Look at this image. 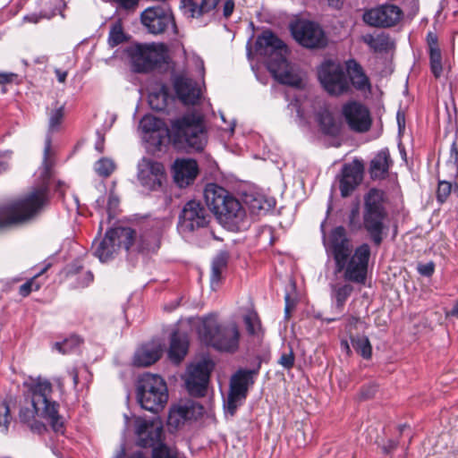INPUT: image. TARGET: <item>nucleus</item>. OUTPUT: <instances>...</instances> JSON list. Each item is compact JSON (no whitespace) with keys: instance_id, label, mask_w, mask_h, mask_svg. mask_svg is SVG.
I'll return each mask as SVG.
<instances>
[{"instance_id":"f257e3e1","label":"nucleus","mask_w":458,"mask_h":458,"mask_svg":"<svg viewBox=\"0 0 458 458\" xmlns=\"http://www.w3.org/2000/svg\"><path fill=\"white\" fill-rule=\"evenodd\" d=\"M328 258L335 261V272L343 273L346 281L364 284L367 278L370 248L362 243L353 249L352 242L344 226H336L324 238Z\"/></svg>"},{"instance_id":"f03ea898","label":"nucleus","mask_w":458,"mask_h":458,"mask_svg":"<svg viewBox=\"0 0 458 458\" xmlns=\"http://www.w3.org/2000/svg\"><path fill=\"white\" fill-rule=\"evenodd\" d=\"M51 140L47 138L44 159L38 170L39 184L24 197L0 206V230L24 224L35 217L47 203L48 182L52 174L49 160Z\"/></svg>"},{"instance_id":"7ed1b4c3","label":"nucleus","mask_w":458,"mask_h":458,"mask_svg":"<svg viewBox=\"0 0 458 458\" xmlns=\"http://www.w3.org/2000/svg\"><path fill=\"white\" fill-rule=\"evenodd\" d=\"M122 247L137 252L156 251L159 248V235L151 233L138 236L133 229L119 226L107 230L102 240L92 244L93 254L101 262L113 259Z\"/></svg>"},{"instance_id":"20e7f679","label":"nucleus","mask_w":458,"mask_h":458,"mask_svg":"<svg viewBox=\"0 0 458 458\" xmlns=\"http://www.w3.org/2000/svg\"><path fill=\"white\" fill-rule=\"evenodd\" d=\"M256 51L266 58L267 67L276 81L298 89L303 87L302 75L288 63V48L276 35L264 31L257 38Z\"/></svg>"},{"instance_id":"39448f33","label":"nucleus","mask_w":458,"mask_h":458,"mask_svg":"<svg viewBox=\"0 0 458 458\" xmlns=\"http://www.w3.org/2000/svg\"><path fill=\"white\" fill-rule=\"evenodd\" d=\"M196 328L199 340L216 351L234 353L239 350L241 330L236 321L220 323L218 316L214 313L189 319Z\"/></svg>"},{"instance_id":"423d86ee","label":"nucleus","mask_w":458,"mask_h":458,"mask_svg":"<svg viewBox=\"0 0 458 458\" xmlns=\"http://www.w3.org/2000/svg\"><path fill=\"white\" fill-rule=\"evenodd\" d=\"M204 197L208 207L222 226L232 232L247 227L245 208L227 190L216 183H208L204 190Z\"/></svg>"},{"instance_id":"0eeeda50","label":"nucleus","mask_w":458,"mask_h":458,"mask_svg":"<svg viewBox=\"0 0 458 458\" xmlns=\"http://www.w3.org/2000/svg\"><path fill=\"white\" fill-rule=\"evenodd\" d=\"M384 192L371 189L364 198L362 223L359 222V210L353 208L349 214V227L352 230L363 228L375 245H380L386 233L387 211L384 206Z\"/></svg>"},{"instance_id":"6e6552de","label":"nucleus","mask_w":458,"mask_h":458,"mask_svg":"<svg viewBox=\"0 0 458 458\" xmlns=\"http://www.w3.org/2000/svg\"><path fill=\"white\" fill-rule=\"evenodd\" d=\"M167 133L178 149L201 151L208 142L203 117L195 112L172 119Z\"/></svg>"},{"instance_id":"1a4fd4ad","label":"nucleus","mask_w":458,"mask_h":458,"mask_svg":"<svg viewBox=\"0 0 458 458\" xmlns=\"http://www.w3.org/2000/svg\"><path fill=\"white\" fill-rule=\"evenodd\" d=\"M138 400L143 409L157 413L168 400L165 380L158 375L143 374L139 380Z\"/></svg>"},{"instance_id":"9d476101","label":"nucleus","mask_w":458,"mask_h":458,"mask_svg":"<svg viewBox=\"0 0 458 458\" xmlns=\"http://www.w3.org/2000/svg\"><path fill=\"white\" fill-rule=\"evenodd\" d=\"M318 78L324 89L332 96L348 93L349 80L340 62L325 60L318 68Z\"/></svg>"},{"instance_id":"9b49d317","label":"nucleus","mask_w":458,"mask_h":458,"mask_svg":"<svg viewBox=\"0 0 458 458\" xmlns=\"http://www.w3.org/2000/svg\"><path fill=\"white\" fill-rule=\"evenodd\" d=\"M23 386L27 389L33 407L43 411V414L59 415V403L51 400L53 388L49 380L41 377H29Z\"/></svg>"},{"instance_id":"f8f14e48","label":"nucleus","mask_w":458,"mask_h":458,"mask_svg":"<svg viewBox=\"0 0 458 458\" xmlns=\"http://www.w3.org/2000/svg\"><path fill=\"white\" fill-rule=\"evenodd\" d=\"M258 370L239 369L231 377L229 393L224 402L225 413L233 416L241 405H242L248 394L250 386L253 385V376Z\"/></svg>"},{"instance_id":"ddd939ff","label":"nucleus","mask_w":458,"mask_h":458,"mask_svg":"<svg viewBox=\"0 0 458 458\" xmlns=\"http://www.w3.org/2000/svg\"><path fill=\"white\" fill-rule=\"evenodd\" d=\"M167 48L164 44L137 45L129 50L134 69L147 72L165 62Z\"/></svg>"},{"instance_id":"4468645a","label":"nucleus","mask_w":458,"mask_h":458,"mask_svg":"<svg viewBox=\"0 0 458 458\" xmlns=\"http://www.w3.org/2000/svg\"><path fill=\"white\" fill-rule=\"evenodd\" d=\"M210 216L206 208L196 200L188 201L179 216L178 230L188 234L208 225Z\"/></svg>"},{"instance_id":"2eb2a0df","label":"nucleus","mask_w":458,"mask_h":458,"mask_svg":"<svg viewBox=\"0 0 458 458\" xmlns=\"http://www.w3.org/2000/svg\"><path fill=\"white\" fill-rule=\"evenodd\" d=\"M140 21L151 34H161L172 29L176 32V25L172 10L167 5H156L145 9Z\"/></svg>"},{"instance_id":"dca6fc26","label":"nucleus","mask_w":458,"mask_h":458,"mask_svg":"<svg viewBox=\"0 0 458 458\" xmlns=\"http://www.w3.org/2000/svg\"><path fill=\"white\" fill-rule=\"evenodd\" d=\"M213 369L214 363L209 360H204L188 367L184 381L191 395L201 397L206 394Z\"/></svg>"},{"instance_id":"f3484780","label":"nucleus","mask_w":458,"mask_h":458,"mask_svg":"<svg viewBox=\"0 0 458 458\" xmlns=\"http://www.w3.org/2000/svg\"><path fill=\"white\" fill-rule=\"evenodd\" d=\"M296 41L307 48H320L327 45V38L322 29L308 21H298L291 27Z\"/></svg>"},{"instance_id":"a211bd4d","label":"nucleus","mask_w":458,"mask_h":458,"mask_svg":"<svg viewBox=\"0 0 458 458\" xmlns=\"http://www.w3.org/2000/svg\"><path fill=\"white\" fill-rule=\"evenodd\" d=\"M343 116L349 128L355 131L363 133L368 131L372 124L369 110L357 101H350L343 106Z\"/></svg>"},{"instance_id":"6ab92c4d","label":"nucleus","mask_w":458,"mask_h":458,"mask_svg":"<svg viewBox=\"0 0 458 458\" xmlns=\"http://www.w3.org/2000/svg\"><path fill=\"white\" fill-rule=\"evenodd\" d=\"M138 179L145 188L156 191L165 180V167L160 162L143 157L138 164Z\"/></svg>"},{"instance_id":"aec40b11","label":"nucleus","mask_w":458,"mask_h":458,"mask_svg":"<svg viewBox=\"0 0 458 458\" xmlns=\"http://www.w3.org/2000/svg\"><path fill=\"white\" fill-rule=\"evenodd\" d=\"M136 443L143 448H155L162 443L163 427L157 420L138 418L135 420Z\"/></svg>"},{"instance_id":"412c9836","label":"nucleus","mask_w":458,"mask_h":458,"mask_svg":"<svg viewBox=\"0 0 458 458\" xmlns=\"http://www.w3.org/2000/svg\"><path fill=\"white\" fill-rule=\"evenodd\" d=\"M203 411V406L194 401H181L170 408L167 425L177 429L186 422L197 420L202 415Z\"/></svg>"},{"instance_id":"4be33fe9","label":"nucleus","mask_w":458,"mask_h":458,"mask_svg":"<svg viewBox=\"0 0 458 458\" xmlns=\"http://www.w3.org/2000/svg\"><path fill=\"white\" fill-rule=\"evenodd\" d=\"M402 10L394 4H382L372 8L363 14L364 21L374 27H392L402 18Z\"/></svg>"},{"instance_id":"5701e85b","label":"nucleus","mask_w":458,"mask_h":458,"mask_svg":"<svg viewBox=\"0 0 458 458\" xmlns=\"http://www.w3.org/2000/svg\"><path fill=\"white\" fill-rule=\"evenodd\" d=\"M36 415L47 420L55 432H59L63 429L64 422L60 415L53 414V416H51V414H43V411L33 406L31 409H21L19 417L20 420L22 423L27 424L32 431L41 433L46 429V427L42 422L35 420Z\"/></svg>"},{"instance_id":"b1692460","label":"nucleus","mask_w":458,"mask_h":458,"mask_svg":"<svg viewBox=\"0 0 458 458\" xmlns=\"http://www.w3.org/2000/svg\"><path fill=\"white\" fill-rule=\"evenodd\" d=\"M362 177L363 166L359 161L344 165L342 169V178L339 185L341 196L348 197L360 184Z\"/></svg>"},{"instance_id":"393cba45","label":"nucleus","mask_w":458,"mask_h":458,"mask_svg":"<svg viewBox=\"0 0 458 458\" xmlns=\"http://www.w3.org/2000/svg\"><path fill=\"white\" fill-rule=\"evenodd\" d=\"M174 88L178 98L184 105H195L200 98V88L194 81L184 75L174 78Z\"/></svg>"},{"instance_id":"a878e982","label":"nucleus","mask_w":458,"mask_h":458,"mask_svg":"<svg viewBox=\"0 0 458 458\" xmlns=\"http://www.w3.org/2000/svg\"><path fill=\"white\" fill-rule=\"evenodd\" d=\"M198 173V164L193 159H177L174 162V179L181 188L192 183Z\"/></svg>"},{"instance_id":"bb28decb","label":"nucleus","mask_w":458,"mask_h":458,"mask_svg":"<svg viewBox=\"0 0 458 458\" xmlns=\"http://www.w3.org/2000/svg\"><path fill=\"white\" fill-rule=\"evenodd\" d=\"M163 352L159 343H149L141 346L134 354L133 364L138 367H148L159 360Z\"/></svg>"},{"instance_id":"cd10ccee","label":"nucleus","mask_w":458,"mask_h":458,"mask_svg":"<svg viewBox=\"0 0 458 458\" xmlns=\"http://www.w3.org/2000/svg\"><path fill=\"white\" fill-rule=\"evenodd\" d=\"M345 64L349 82L351 81L357 90L369 91L371 84L361 65L353 59L348 60Z\"/></svg>"},{"instance_id":"c85d7f7f","label":"nucleus","mask_w":458,"mask_h":458,"mask_svg":"<svg viewBox=\"0 0 458 458\" xmlns=\"http://www.w3.org/2000/svg\"><path fill=\"white\" fill-rule=\"evenodd\" d=\"M189 347L188 336L178 331L174 332L171 335L170 348L168 351L169 359L178 364L187 354Z\"/></svg>"},{"instance_id":"c756f323","label":"nucleus","mask_w":458,"mask_h":458,"mask_svg":"<svg viewBox=\"0 0 458 458\" xmlns=\"http://www.w3.org/2000/svg\"><path fill=\"white\" fill-rule=\"evenodd\" d=\"M392 165L390 153L387 148L380 150L371 160L369 165L370 176L373 179L384 178Z\"/></svg>"},{"instance_id":"7c9ffc66","label":"nucleus","mask_w":458,"mask_h":458,"mask_svg":"<svg viewBox=\"0 0 458 458\" xmlns=\"http://www.w3.org/2000/svg\"><path fill=\"white\" fill-rule=\"evenodd\" d=\"M165 123L151 114L144 115L140 122V128L145 134H157L155 144L162 143Z\"/></svg>"},{"instance_id":"2f4dec72","label":"nucleus","mask_w":458,"mask_h":458,"mask_svg":"<svg viewBox=\"0 0 458 458\" xmlns=\"http://www.w3.org/2000/svg\"><path fill=\"white\" fill-rule=\"evenodd\" d=\"M362 41L376 53L386 52L393 46L390 37L383 32L366 34L362 36Z\"/></svg>"},{"instance_id":"473e14b6","label":"nucleus","mask_w":458,"mask_h":458,"mask_svg":"<svg viewBox=\"0 0 458 458\" xmlns=\"http://www.w3.org/2000/svg\"><path fill=\"white\" fill-rule=\"evenodd\" d=\"M242 320L250 335H258L261 331V322L258 313L252 308L247 309Z\"/></svg>"},{"instance_id":"72a5a7b5","label":"nucleus","mask_w":458,"mask_h":458,"mask_svg":"<svg viewBox=\"0 0 458 458\" xmlns=\"http://www.w3.org/2000/svg\"><path fill=\"white\" fill-rule=\"evenodd\" d=\"M351 343L353 349L363 359L369 360L372 356V346L369 338L365 335L351 336Z\"/></svg>"},{"instance_id":"f704fd0d","label":"nucleus","mask_w":458,"mask_h":458,"mask_svg":"<svg viewBox=\"0 0 458 458\" xmlns=\"http://www.w3.org/2000/svg\"><path fill=\"white\" fill-rule=\"evenodd\" d=\"M318 122L321 130L327 134L335 135L338 131L335 118L327 110H323L318 114Z\"/></svg>"},{"instance_id":"c9c22d12","label":"nucleus","mask_w":458,"mask_h":458,"mask_svg":"<svg viewBox=\"0 0 458 458\" xmlns=\"http://www.w3.org/2000/svg\"><path fill=\"white\" fill-rule=\"evenodd\" d=\"M51 267V263H46L44 267L37 273L34 276L22 284L19 288V293L22 297L28 296L32 291H38L40 288V284L37 278L46 273Z\"/></svg>"},{"instance_id":"e433bc0d","label":"nucleus","mask_w":458,"mask_h":458,"mask_svg":"<svg viewBox=\"0 0 458 458\" xmlns=\"http://www.w3.org/2000/svg\"><path fill=\"white\" fill-rule=\"evenodd\" d=\"M126 40V36L123 32V24L120 20L114 21L110 28L108 35V45L114 47Z\"/></svg>"},{"instance_id":"4c0bfd02","label":"nucleus","mask_w":458,"mask_h":458,"mask_svg":"<svg viewBox=\"0 0 458 458\" xmlns=\"http://www.w3.org/2000/svg\"><path fill=\"white\" fill-rule=\"evenodd\" d=\"M63 5L64 0H40L41 17L51 19Z\"/></svg>"},{"instance_id":"58836bf2","label":"nucleus","mask_w":458,"mask_h":458,"mask_svg":"<svg viewBox=\"0 0 458 458\" xmlns=\"http://www.w3.org/2000/svg\"><path fill=\"white\" fill-rule=\"evenodd\" d=\"M168 93L165 88H162L159 92L151 93L148 97L149 105L152 109L161 111L167 106Z\"/></svg>"},{"instance_id":"ea45409f","label":"nucleus","mask_w":458,"mask_h":458,"mask_svg":"<svg viewBox=\"0 0 458 458\" xmlns=\"http://www.w3.org/2000/svg\"><path fill=\"white\" fill-rule=\"evenodd\" d=\"M333 291L337 307L342 308L352 294L353 287L349 284H336L333 287Z\"/></svg>"},{"instance_id":"a19ab883","label":"nucleus","mask_w":458,"mask_h":458,"mask_svg":"<svg viewBox=\"0 0 458 458\" xmlns=\"http://www.w3.org/2000/svg\"><path fill=\"white\" fill-rule=\"evenodd\" d=\"M430 71L435 78H439L443 72L441 50L431 49L428 52Z\"/></svg>"},{"instance_id":"79ce46f5","label":"nucleus","mask_w":458,"mask_h":458,"mask_svg":"<svg viewBox=\"0 0 458 458\" xmlns=\"http://www.w3.org/2000/svg\"><path fill=\"white\" fill-rule=\"evenodd\" d=\"M246 203L252 213H259L263 210H268L271 207L270 202L263 196H250L246 198Z\"/></svg>"},{"instance_id":"37998d69","label":"nucleus","mask_w":458,"mask_h":458,"mask_svg":"<svg viewBox=\"0 0 458 458\" xmlns=\"http://www.w3.org/2000/svg\"><path fill=\"white\" fill-rule=\"evenodd\" d=\"M115 169V164L112 159L103 157L99 159L95 165V170L99 176L108 177Z\"/></svg>"},{"instance_id":"c03bdc74","label":"nucleus","mask_w":458,"mask_h":458,"mask_svg":"<svg viewBox=\"0 0 458 458\" xmlns=\"http://www.w3.org/2000/svg\"><path fill=\"white\" fill-rule=\"evenodd\" d=\"M10 408L6 402L0 403V432L6 433L11 423Z\"/></svg>"},{"instance_id":"a18cd8bd","label":"nucleus","mask_w":458,"mask_h":458,"mask_svg":"<svg viewBox=\"0 0 458 458\" xmlns=\"http://www.w3.org/2000/svg\"><path fill=\"white\" fill-rule=\"evenodd\" d=\"M152 458H178V453L164 444H161L152 450Z\"/></svg>"},{"instance_id":"49530a36","label":"nucleus","mask_w":458,"mask_h":458,"mask_svg":"<svg viewBox=\"0 0 458 458\" xmlns=\"http://www.w3.org/2000/svg\"><path fill=\"white\" fill-rule=\"evenodd\" d=\"M182 8L190 18L199 17L203 14L200 6L193 2V0H182Z\"/></svg>"},{"instance_id":"de8ad7c7","label":"nucleus","mask_w":458,"mask_h":458,"mask_svg":"<svg viewBox=\"0 0 458 458\" xmlns=\"http://www.w3.org/2000/svg\"><path fill=\"white\" fill-rule=\"evenodd\" d=\"M64 116V106L54 110L49 117V131H55L59 129Z\"/></svg>"},{"instance_id":"09e8293b","label":"nucleus","mask_w":458,"mask_h":458,"mask_svg":"<svg viewBox=\"0 0 458 458\" xmlns=\"http://www.w3.org/2000/svg\"><path fill=\"white\" fill-rule=\"evenodd\" d=\"M81 339L78 336H71L63 343H55V347L62 353L69 352L73 347L80 345Z\"/></svg>"},{"instance_id":"8fccbe9b","label":"nucleus","mask_w":458,"mask_h":458,"mask_svg":"<svg viewBox=\"0 0 458 458\" xmlns=\"http://www.w3.org/2000/svg\"><path fill=\"white\" fill-rule=\"evenodd\" d=\"M452 184L446 181H441L438 183L437 191V200L441 203L445 202L451 193Z\"/></svg>"},{"instance_id":"3c124183","label":"nucleus","mask_w":458,"mask_h":458,"mask_svg":"<svg viewBox=\"0 0 458 458\" xmlns=\"http://www.w3.org/2000/svg\"><path fill=\"white\" fill-rule=\"evenodd\" d=\"M295 357L292 349L283 352L278 360V363L286 369H290L294 365Z\"/></svg>"},{"instance_id":"603ef678","label":"nucleus","mask_w":458,"mask_h":458,"mask_svg":"<svg viewBox=\"0 0 458 458\" xmlns=\"http://www.w3.org/2000/svg\"><path fill=\"white\" fill-rule=\"evenodd\" d=\"M119 203V198L114 192H110L107 201V213L109 219L115 216Z\"/></svg>"},{"instance_id":"864d4df0","label":"nucleus","mask_w":458,"mask_h":458,"mask_svg":"<svg viewBox=\"0 0 458 458\" xmlns=\"http://www.w3.org/2000/svg\"><path fill=\"white\" fill-rule=\"evenodd\" d=\"M117 4L121 8L125 10L135 9L138 5L139 0H109Z\"/></svg>"},{"instance_id":"5fc2aeb1","label":"nucleus","mask_w":458,"mask_h":458,"mask_svg":"<svg viewBox=\"0 0 458 458\" xmlns=\"http://www.w3.org/2000/svg\"><path fill=\"white\" fill-rule=\"evenodd\" d=\"M219 2L220 0H202L199 4L202 13L214 10Z\"/></svg>"},{"instance_id":"6e6d98bb","label":"nucleus","mask_w":458,"mask_h":458,"mask_svg":"<svg viewBox=\"0 0 458 458\" xmlns=\"http://www.w3.org/2000/svg\"><path fill=\"white\" fill-rule=\"evenodd\" d=\"M427 43L428 47V52L431 51V49L439 50L438 47V39L437 34H435L432 31L428 32L427 34Z\"/></svg>"},{"instance_id":"4d7b16f0","label":"nucleus","mask_w":458,"mask_h":458,"mask_svg":"<svg viewBox=\"0 0 458 458\" xmlns=\"http://www.w3.org/2000/svg\"><path fill=\"white\" fill-rule=\"evenodd\" d=\"M227 259L225 254H219L216 257V259L212 262V267L216 269H222L226 267Z\"/></svg>"},{"instance_id":"13d9d810","label":"nucleus","mask_w":458,"mask_h":458,"mask_svg":"<svg viewBox=\"0 0 458 458\" xmlns=\"http://www.w3.org/2000/svg\"><path fill=\"white\" fill-rule=\"evenodd\" d=\"M222 272V269L211 267L210 284L213 288L219 284Z\"/></svg>"},{"instance_id":"bf43d9fd","label":"nucleus","mask_w":458,"mask_h":458,"mask_svg":"<svg viewBox=\"0 0 458 458\" xmlns=\"http://www.w3.org/2000/svg\"><path fill=\"white\" fill-rule=\"evenodd\" d=\"M419 272L422 276H430L434 273V265L433 263H428L424 265L419 266Z\"/></svg>"},{"instance_id":"052dcab7","label":"nucleus","mask_w":458,"mask_h":458,"mask_svg":"<svg viewBox=\"0 0 458 458\" xmlns=\"http://www.w3.org/2000/svg\"><path fill=\"white\" fill-rule=\"evenodd\" d=\"M233 8H234L233 1L227 0L224 4V16L226 18L229 17L233 13Z\"/></svg>"},{"instance_id":"680f3d73","label":"nucleus","mask_w":458,"mask_h":458,"mask_svg":"<svg viewBox=\"0 0 458 458\" xmlns=\"http://www.w3.org/2000/svg\"><path fill=\"white\" fill-rule=\"evenodd\" d=\"M67 373L69 377H72L74 387H76L79 384V375L77 369L75 368H72L67 371Z\"/></svg>"},{"instance_id":"e2e57ef3","label":"nucleus","mask_w":458,"mask_h":458,"mask_svg":"<svg viewBox=\"0 0 458 458\" xmlns=\"http://www.w3.org/2000/svg\"><path fill=\"white\" fill-rule=\"evenodd\" d=\"M41 19H45L44 17H41V12L38 14L32 13V14L24 16L25 21L33 22V23L38 22L39 20H41Z\"/></svg>"},{"instance_id":"0e129e2a","label":"nucleus","mask_w":458,"mask_h":458,"mask_svg":"<svg viewBox=\"0 0 458 458\" xmlns=\"http://www.w3.org/2000/svg\"><path fill=\"white\" fill-rule=\"evenodd\" d=\"M15 74L13 73H0V83H7L13 81Z\"/></svg>"},{"instance_id":"69168bd1","label":"nucleus","mask_w":458,"mask_h":458,"mask_svg":"<svg viewBox=\"0 0 458 458\" xmlns=\"http://www.w3.org/2000/svg\"><path fill=\"white\" fill-rule=\"evenodd\" d=\"M55 72L56 74L58 81L61 82V83H64L65 81V80H66V77H67V72L66 71H62L60 69H55Z\"/></svg>"},{"instance_id":"338daca9","label":"nucleus","mask_w":458,"mask_h":458,"mask_svg":"<svg viewBox=\"0 0 458 458\" xmlns=\"http://www.w3.org/2000/svg\"><path fill=\"white\" fill-rule=\"evenodd\" d=\"M129 458H149V455L148 452L140 450L133 452Z\"/></svg>"},{"instance_id":"774afa93","label":"nucleus","mask_w":458,"mask_h":458,"mask_svg":"<svg viewBox=\"0 0 458 458\" xmlns=\"http://www.w3.org/2000/svg\"><path fill=\"white\" fill-rule=\"evenodd\" d=\"M95 148L100 153L104 150V137L100 134H98V140L96 142Z\"/></svg>"}]
</instances>
